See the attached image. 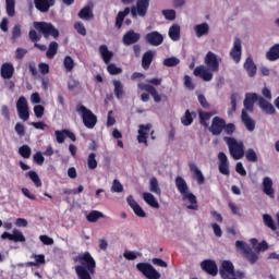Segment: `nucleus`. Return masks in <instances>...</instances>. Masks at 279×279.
Instances as JSON below:
<instances>
[{"instance_id": "nucleus-1", "label": "nucleus", "mask_w": 279, "mask_h": 279, "mask_svg": "<svg viewBox=\"0 0 279 279\" xmlns=\"http://www.w3.org/2000/svg\"><path fill=\"white\" fill-rule=\"evenodd\" d=\"M258 101L260 110L266 112V114H276V108L271 102L267 101L263 96H258L256 93H248L245 95L244 110L246 112H254V104Z\"/></svg>"}, {"instance_id": "nucleus-2", "label": "nucleus", "mask_w": 279, "mask_h": 279, "mask_svg": "<svg viewBox=\"0 0 279 279\" xmlns=\"http://www.w3.org/2000/svg\"><path fill=\"white\" fill-rule=\"evenodd\" d=\"M175 186L179 191V193L182 194L183 201L190 203V205L186 206L187 210H199V205H197V196L195 194L189 192V184H186V181L182 177L175 178Z\"/></svg>"}, {"instance_id": "nucleus-3", "label": "nucleus", "mask_w": 279, "mask_h": 279, "mask_svg": "<svg viewBox=\"0 0 279 279\" xmlns=\"http://www.w3.org/2000/svg\"><path fill=\"white\" fill-rule=\"evenodd\" d=\"M225 143L229 148V154L233 160H241L245 156V144L243 141H236L232 136H225Z\"/></svg>"}, {"instance_id": "nucleus-4", "label": "nucleus", "mask_w": 279, "mask_h": 279, "mask_svg": "<svg viewBox=\"0 0 279 279\" xmlns=\"http://www.w3.org/2000/svg\"><path fill=\"white\" fill-rule=\"evenodd\" d=\"M76 112L81 114L83 124L87 130H93V128L97 125V117L90 111V109L86 108V106L78 104L76 106Z\"/></svg>"}, {"instance_id": "nucleus-5", "label": "nucleus", "mask_w": 279, "mask_h": 279, "mask_svg": "<svg viewBox=\"0 0 279 279\" xmlns=\"http://www.w3.org/2000/svg\"><path fill=\"white\" fill-rule=\"evenodd\" d=\"M33 27H35L39 34H43L44 38H49V36L60 38V31L49 22H34Z\"/></svg>"}, {"instance_id": "nucleus-6", "label": "nucleus", "mask_w": 279, "mask_h": 279, "mask_svg": "<svg viewBox=\"0 0 279 279\" xmlns=\"http://www.w3.org/2000/svg\"><path fill=\"white\" fill-rule=\"evenodd\" d=\"M74 260L76 263H80L78 267H85L92 274V276L95 274V268L97 267V263L95 262V258H93V255H90V252H85L78 254Z\"/></svg>"}, {"instance_id": "nucleus-7", "label": "nucleus", "mask_w": 279, "mask_h": 279, "mask_svg": "<svg viewBox=\"0 0 279 279\" xmlns=\"http://www.w3.org/2000/svg\"><path fill=\"white\" fill-rule=\"evenodd\" d=\"M136 269L147 279H160L161 277L160 272H158V270H156L149 263H138L136 264Z\"/></svg>"}, {"instance_id": "nucleus-8", "label": "nucleus", "mask_w": 279, "mask_h": 279, "mask_svg": "<svg viewBox=\"0 0 279 279\" xmlns=\"http://www.w3.org/2000/svg\"><path fill=\"white\" fill-rule=\"evenodd\" d=\"M207 69L211 71V73H219V64H221V57L215 54L213 51H208L205 56L204 60Z\"/></svg>"}, {"instance_id": "nucleus-9", "label": "nucleus", "mask_w": 279, "mask_h": 279, "mask_svg": "<svg viewBox=\"0 0 279 279\" xmlns=\"http://www.w3.org/2000/svg\"><path fill=\"white\" fill-rule=\"evenodd\" d=\"M16 110L19 118L22 121H29V105L27 104V98L21 96L16 101Z\"/></svg>"}, {"instance_id": "nucleus-10", "label": "nucleus", "mask_w": 279, "mask_h": 279, "mask_svg": "<svg viewBox=\"0 0 279 279\" xmlns=\"http://www.w3.org/2000/svg\"><path fill=\"white\" fill-rule=\"evenodd\" d=\"M147 10H149V0H137L136 7H132L130 12L133 19L137 16H146Z\"/></svg>"}, {"instance_id": "nucleus-11", "label": "nucleus", "mask_w": 279, "mask_h": 279, "mask_svg": "<svg viewBox=\"0 0 279 279\" xmlns=\"http://www.w3.org/2000/svg\"><path fill=\"white\" fill-rule=\"evenodd\" d=\"M225 128H226V120L221 117L216 116L211 121L209 132L213 134V136H219L221 132H223Z\"/></svg>"}, {"instance_id": "nucleus-12", "label": "nucleus", "mask_w": 279, "mask_h": 279, "mask_svg": "<svg viewBox=\"0 0 279 279\" xmlns=\"http://www.w3.org/2000/svg\"><path fill=\"white\" fill-rule=\"evenodd\" d=\"M137 88L140 90H145V93H148L153 97L155 104H160V101H162V96H160V94H158V90L156 89V87L154 85L138 83Z\"/></svg>"}, {"instance_id": "nucleus-13", "label": "nucleus", "mask_w": 279, "mask_h": 279, "mask_svg": "<svg viewBox=\"0 0 279 279\" xmlns=\"http://www.w3.org/2000/svg\"><path fill=\"white\" fill-rule=\"evenodd\" d=\"M193 75H195V77H199L203 82H211L214 77L213 71L205 65L196 66L193 71Z\"/></svg>"}, {"instance_id": "nucleus-14", "label": "nucleus", "mask_w": 279, "mask_h": 279, "mask_svg": "<svg viewBox=\"0 0 279 279\" xmlns=\"http://www.w3.org/2000/svg\"><path fill=\"white\" fill-rule=\"evenodd\" d=\"M145 40L148 45H151V47H160V45L165 43V36H162L158 31H153L146 34Z\"/></svg>"}, {"instance_id": "nucleus-15", "label": "nucleus", "mask_w": 279, "mask_h": 279, "mask_svg": "<svg viewBox=\"0 0 279 279\" xmlns=\"http://www.w3.org/2000/svg\"><path fill=\"white\" fill-rule=\"evenodd\" d=\"M201 269L208 274V276H217L219 274V268L217 267V262L213 259H205L201 263Z\"/></svg>"}, {"instance_id": "nucleus-16", "label": "nucleus", "mask_w": 279, "mask_h": 279, "mask_svg": "<svg viewBox=\"0 0 279 279\" xmlns=\"http://www.w3.org/2000/svg\"><path fill=\"white\" fill-rule=\"evenodd\" d=\"M218 160H219V165H218L219 172L222 175H230V161H228V156L226 155V153L220 151L218 154Z\"/></svg>"}, {"instance_id": "nucleus-17", "label": "nucleus", "mask_w": 279, "mask_h": 279, "mask_svg": "<svg viewBox=\"0 0 279 279\" xmlns=\"http://www.w3.org/2000/svg\"><path fill=\"white\" fill-rule=\"evenodd\" d=\"M2 241H5L8 239L9 241H13L14 243H25L26 239L25 235H23V232H21L19 229H14L13 233L3 232L1 234Z\"/></svg>"}, {"instance_id": "nucleus-18", "label": "nucleus", "mask_w": 279, "mask_h": 279, "mask_svg": "<svg viewBox=\"0 0 279 279\" xmlns=\"http://www.w3.org/2000/svg\"><path fill=\"white\" fill-rule=\"evenodd\" d=\"M57 0H34V5L38 12L41 14H47L53 5H56Z\"/></svg>"}, {"instance_id": "nucleus-19", "label": "nucleus", "mask_w": 279, "mask_h": 279, "mask_svg": "<svg viewBox=\"0 0 279 279\" xmlns=\"http://www.w3.org/2000/svg\"><path fill=\"white\" fill-rule=\"evenodd\" d=\"M242 51H243V48L241 46V39L239 37H235L233 47L230 51V57L233 59L235 64H239V62H241Z\"/></svg>"}, {"instance_id": "nucleus-20", "label": "nucleus", "mask_w": 279, "mask_h": 279, "mask_svg": "<svg viewBox=\"0 0 279 279\" xmlns=\"http://www.w3.org/2000/svg\"><path fill=\"white\" fill-rule=\"evenodd\" d=\"M219 274L222 279H228L230 276H234V264L230 260H223L220 266Z\"/></svg>"}, {"instance_id": "nucleus-21", "label": "nucleus", "mask_w": 279, "mask_h": 279, "mask_svg": "<svg viewBox=\"0 0 279 279\" xmlns=\"http://www.w3.org/2000/svg\"><path fill=\"white\" fill-rule=\"evenodd\" d=\"M151 130V124H140L138 125V135L137 143H144V145H148L147 138H149V131Z\"/></svg>"}, {"instance_id": "nucleus-22", "label": "nucleus", "mask_w": 279, "mask_h": 279, "mask_svg": "<svg viewBox=\"0 0 279 279\" xmlns=\"http://www.w3.org/2000/svg\"><path fill=\"white\" fill-rule=\"evenodd\" d=\"M126 202L130 208H132L133 213L136 215V217H141L142 219L147 217V214L145 213L143 207H141V205H138L137 202L134 199V196H128Z\"/></svg>"}, {"instance_id": "nucleus-23", "label": "nucleus", "mask_w": 279, "mask_h": 279, "mask_svg": "<svg viewBox=\"0 0 279 279\" xmlns=\"http://www.w3.org/2000/svg\"><path fill=\"white\" fill-rule=\"evenodd\" d=\"M138 40H141V34L134 32L133 29L126 32L122 38V43L126 47H130V45H136Z\"/></svg>"}, {"instance_id": "nucleus-24", "label": "nucleus", "mask_w": 279, "mask_h": 279, "mask_svg": "<svg viewBox=\"0 0 279 279\" xmlns=\"http://www.w3.org/2000/svg\"><path fill=\"white\" fill-rule=\"evenodd\" d=\"M241 121L248 132H254V130H256V121L250 117L245 109H242Z\"/></svg>"}, {"instance_id": "nucleus-25", "label": "nucleus", "mask_w": 279, "mask_h": 279, "mask_svg": "<svg viewBox=\"0 0 279 279\" xmlns=\"http://www.w3.org/2000/svg\"><path fill=\"white\" fill-rule=\"evenodd\" d=\"M28 38H29L31 43H34L35 49H39V51H47V46H45L43 44H38V43H40V38H43V36L38 35L36 29H31L28 32Z\"/></svg>"}, {"instance_id": "nucleus-26", "label": "nucleus", "mask_w": 279, "mask_h": 279, "mask_svg": "<svg viewBox=\"0 0 279 279\" xmlns=\"http://www.w3.org/2000/svg\"><path fill=\"white\" fill-rule=\"evenodd\" d=\"M263 192L265 195H268L271 199H274L276 195V190H274V181L269 177H265L263 179Z\"/></svg>"}, {"instance_id": "nucleus-27", "label": "nucleus", "mask_w": 279, "mask_h": 279, "mask_svg": "<svg viewBox=\"0 0 279 279\" xmlns=\"http://www.w3.org/2000/svg\"><path fill=\"white\" fill-rule=\"evenodd\" d=\"M2 80H12L14 77V64L5 62L0 68Z\"/></svg>"}, {"instance_id": "nucleus-28", "label": "nucleus", "mask_w": 279, "mask_h": 279, "mask_svg": "<svg viewBox=\"0 0 279 279\" xmlns=\"http://www.w3.org/2000/svg\"><path fill=\"white\" fill-rule=\"evenodd\" d=\"M194 32L196 34V38H202L203 36H208L210 34V25L204 22L202 24H197L194 26Z\"/></svg>"}, {"instance_id": "nucleus-29", "label": "nucleus", "mask_w": 279, "mask_h": 279, "mask_svg": "<svg viewBox=\"0 0 279 279\" xmlns=\"http://www.w3.org/2000/svg\"><path fill=\"white\" fill-rule=\"evenodd\" d=\"M154 51L147 50L143 57H142V69L144 71H149V68L151 66V63L154 62Z\"/></svg>"}, {"instance_id": "nucleus-30", "label": "nucleus", "mask_w": 279, "mask_h": 279, "mask_svg": "<svg viewBox=\"0 0 279 279\" xmlns=\"http://www.w3.org/2000/svg\"><path fill=\"white\" fill-rule=\"evenodd\" d=\"M189 168L191 173H193L194 178L196 179L197 184H204V182H206V178H204V173H202V170L197 168V165L191 162L189 163Z\"/></svg>"}, {"instance_id": "nucleus-31", "label": "nucleus", "mask_w": 279, "mask_h": 279, "mask_svg": "<svg viewBox=\"0 0 279 279\" xmlns=\"http://www.w3.org/2000/svg\"><path fill=\"white\" fill-rule=\"evenodd\" d=\"M244 69L248 75V77H255L256 76V63H254V59L252 57H247L244 62Z\"/></svg>"}, {"instance_id": "nucleus-32", "label": "nucleus", "mask_w": 279, "mask_h": 279, "mask_svg": "<svg viewBox=\"0 0 279 279\" xmlns=\"http://www.w3.org/2000/svg\"><path fill=\"white\" fill-rule=\"evenodd\" d=\"M99 53L105 64H110V61L114 58V52L110 51L106 45L99 46Z\"/></svg>"}, {"instance_id": "nucleus-33", "label": "nucleus", "mask_w": 279, "mask_h": 279, "mask_svg": "<svg viewBox=\"0 0 279 279\" xmlns=\"http://www.w3.org/2000/svg\"><path fill=\"white\" fill-rule=\"evenodd\" d=\"M143 199L151 208H157V209L160 208V204L158 203V199H156V196H154V194L149 192H144Z\"/></svg>"}, {"instance_id": "nucleus-34", "label": "nucleus", "mask_w": 279, "mask_h": 279, "mask_svg": "<svg viewBox=\"0 0 279 279\" xmlns=\"http://www.w3.org/2000/svg\"><path fill=\"white\" fill-rule=\"evenodd\" d=\"M197 117V113L195 111L191 112V110H186L184 116L181 117V123L185 128H189V125H193V121Z\"/></svg>"}, {"instance_id": "nucleus-35", "label": "nucleus", "mask_w": 279, "mask_h": 279, "mask_svg": "<svg viewBox=\"0 0 279 279\" xmlns=\"http://www.w3.org/2000/svg\"><path fill=\"white\" fill-rule=\"evenodd\" d=\"M266 58L269 62H276L279 60V44H275L269 50L266 52Z\"/></svg>"}, {"instance_id": "nucleus-36", "label": "nucleus", "mask_w": 279, "mask_h": 279, "mask_svg": "<svg viewBox=\"0 0 279 279\" xmlns=\"http://www.w3.org/2000/svg\"><path fill=\"white\" fill-rule=\"evenodd\" d=\"M112 85L114 87L113 93L117 99H123L125 97V90L123 89V83L121 81H112Z\"/></svg>"}, {"instance_id": "nucleus-37", "label": "nucleus", "mask_w": 279, "mask_h": 279, "mask_svg": "<svg viewBox=\"0 0 279 279\" xmlns=\"http://www.w3.org/2000/svg\"><path fill=\"white\" fill-rule=\"evenodd\" d=\"M130 14V8L126 7L123 11H120L116 16V27L121 29L123 27V21H125V16Z\"/></svg>"}, {"instance_id": "nucleus-38", "label": "nucleus", "mask_w": 279, "mask_h": 279, "mask_svg": "<svg viewBox=\"0 0 279 279\" xmlns=\"http://www.w3.org/2000/svg\"><path fill=\"white\" fill-rule=\"evenodd\" d=\"M58 54V41H51L48 46V50L46 51V58L48 60H53Z\"/></svg>"}, {"instance_id": "nucleus-39", "label": "nucleus", "mask_w": 279, "mask_h": 279, "mask_svg": "<svg viewBox=\"0 0 279 279\" xmlns=\"http://www.w3.org/2000/svg\"><path fill=\"white\" fill-rule=\"evenodd\" d=\"M149 191L150 193H155V195H162V190H160V184L156 177H153L149 180Z\"/></svg>"}, {"instance_id": "nucleus-40", "label": "nucleus", "mask_w": 279, "mask_h": 279, "mask_svg": "<svg viewBox=\"0 0 279 279\" xmlns=\"http://www.w3.org/2000/svg\"><path fill=\"white\" fill-rule=\"evenodd\" d=\"M26 178H29V180H32L37 189H40V186H43V181L40 180V177L36 171L31 170L26 172Z\"/></svg>"}, {"instance_id": "nucleus-41", "label": "nucleus", "mask_w": 279, "mask_h": 279, "mask_svg": "<svg viewBox=\"0 0 279 279\" xmlns=\"http://www.w3.org/2000/svg\"><path fill=\"white\" fill-rule=\"evenodd\" d=\"M75 271L78 279H93L90 271L84 266H76Z\"/></svg>"}, {"instance_id": "nucleus-42", "label": "nucleus", "mask_w": 279, "mask_h": 279, "mask_svg": "<svg viewBox=\"0 0 279 279\" xmlns=\"http://www.w3.org/2000/svg\"><path fill=\"white\" fill-rule=\"evenodd\" d=\"M5 10L8 16L16 15V0H5Z\"/></svg>"}, {"instance_id": "nucleus-43", "label": "nucleus", "mask_w": 279, "mask_h": 279, "mask_svg": "<svg viewBox=\"0 0 279 279\" xmlns=\"http://www.w3.org/2000/svg\"><path fill=\"white\" fill-rule=\"evenodd\" d=\"M104 213L99 210H92L87 216L86 219L89 221V223H97L99 219H102Z\"/></svg>"}, {"instance_id": "nucleus-44", "label": "nucleus", "mask_w": 279, "mask_h": 279, "mask_svg": "<svg viewBox=\"0 0 279 279\" xmlns=\"http://www.w3.org/2000/svg\"><path fill=\"white\" fill-rule=\"evenodd\" d=\"M264 223L267 228L272 230V232H276L278 230V227L276 226V222L274 221V218L269 214L263 215Z\"/></svg>"}, {"instance_id": "nucleus-45", "label": "nucleus", "mask_w": 279, "mask_h": 279, "mask_svg": "<svg viewBox=\"0 0 279 279\" xmlns=\"http://www.w3.org/2000/svg\"><path fill=\"white\" fill-rule=\"evenodd\" d=\"M63 66L66 71V73H71L73 69H75V60H73V57L65 56L63 59Z\"/></svg>"}, {"instance_id": "nucleus-46", "label": "nucleus", "mask_w": 279, "mask_h": 279, "mask_svg": "<svg viewBox=\"0 0 279 279\" xmlns=\"http://www.w3.org/2000/svg\"><path fill=\"white\" fill-rule=\"evenodd\" d=\"M198 117L201 125H204V128H208L207 121H210V117H213V113L208 111H198Z\"/></svg>"}, {"instance_id": "nucleus-47", "label": "nucleus", "mask_w": 279, "mask_h": 279, "mask_svg": "<svg viewBox=\"0 0 279 279\" xmlns=\"http://www.w3.org/2000/svg\"><path fill=\"white\" fill-rule=\"evenodd\" d=\"M244 156L248 162H258V155L256 154V150L254 148H248Z\"/></svg>"}, {"instance_id": "nucleus-48", "label": "nucleus", "mask_w": 279, "mask_h": 279, "mask_svg": "<svg viewBox=\"0 0 279 279\" xmlns=\"http://www.w3.org/2000/svg\"><path fill=\"white\" fill-rule=\"evenodd\" d=\"M93 11L90 10V7H84L80 12H78V19H83L85 21H88V19H93Z\"/></svg>"}, {"instance_id": "nucleus-49", "label": "nucleus", "mask_w": 279, "mask_h": 279, "mask_svg": "<svg viewBox=\"0 0 279 279\" xmlns=\"http://www.w3.org/2000/svg\"><path fill=\"white\" fill-rule=\"evenodd\" d=\"M11 41L16 43V40L21 37L22 31H21V24H15L11 31Z\"/></svg>"}, {"instance_id": "nucleus-50", "label": "nucleus", "mask_w": 279, "mask_h": 279, "mask_svg": "<svg viewBox=\"0 0 279 279\" xmlns=\"http://www.w3.org/2000/svg\"><path fill=\"white\" fill-rule=\"evenodd\" d=\"M19 154L20 156H22V158H31L32 156V148L29 147V145L24 144L19 148Z\"/></svg>"}, {"instance_id": "nucleus-51", "label": "nucleus", "mask_w": 279, "mask_h": 279, "mask_svg": "<svg viewBox=\"0 0 279 279\" xmlns=\"http://www.w3.org/2000/svg\"><path fill=\"white\" fill-rule=\"evenodd\" d=\"M169 36L171 40H180V26L173 25L169 28Z\"/></svg>"}, {"instance_id": "nucleus-52", "label": "nucleus", "mask_w": 279, "mask_h": 279, "mask_svg": "<svg viewBox=\"0 0 279 279\" xmlns=\"http://www.w3.org/2000/svg\"><path fill=\"white\" fill-rule=\"evenodd\" d=\"M87 167L92 171L97 167V154L90 153L87 157Z\"/></svg>"}, {"instance_id": "nucleus-53", "label": "nucleus", "mask_w": 279, "mask_h": 279, "mask_svg": "<svg viewBox=\"0 0 279 279\" xmlns=\"http://www.w3.org/2000/svg\"><path fill=\"white\" fill-rule=\"evenodd\" d=\"M244 255L250 265H256V263L258 262V254L254 253L252 248L248 250L247 253H244Z\"/></svg>"}, {"instance_id": "nucleus-54", "label": "nucleus", "mask_w": 279, "mask_h": 279, "mask_svg": "<svg viewBox=\"0 0 279 279\" xmlns=\"http://www.w3.org/2000/svg\"><path fill=\"white\" fill-rule=\"evenodd\" d=\"M163 66H178V64H180V59H178V57H170V58H166L163 60Z\"/></svg>"}, {"instance_id": "nucleus-55", "label": "nucleus", "mask_w": 279, "mask_h": 279, "mask_svg": "<svg viewBox=\"0 0 279 279\" xmlns=\"http://www.w3.org/2000/svg\"><path fill=\"white\" fill-rule=\"evenodd\" d=\"M228 136H232L236 132V125L234 123H226L222 130Z\"/></svg>"}, {"instance_id": "nucleus-56", "label": "nucleus", "mask_w": 279, "mask_h": 279, "mask_svg": "<svg viewBox=\"0 0 279 279\" xmlns=\"http://www.w3.org/2000/svg\"><path fill=\"white\" fill-rule=\"evenodd\" d=\"M107 71L110 75H119L123 73V69L118 68L114 63L109 64Z\"/></svg>"}, {"instance_id": "nucleus-57", "label": "nucleus", "mask_w": 279, "mask_h": 279, "mask_svg": "<svg viewBox=\"0 0 279 279\" xmlns=\"http://www.w3.org/2000/svg\"><path fill=\"white\" fill-rule=\"evenodd\" d=\"M235 247H236V250H241V252H243V254L248 253L250 250L252 248L245 242L239 241V240L235 242Z\"/></svg>"}, {"instance_id": "nucleus-58", "label": "nucleus", "mask_w": 279, "mask_h": 279, "mask_svg": "<svg viewBox=\"0 0 279 279\" xmlns=\"http://www.w3.org/2000/svg\"><path fill=\"white\" fill-rule=\"evenodd\" d=\"M112 193H123V184L117 179L113 180L112 186H111Z\"/></svg>"}, {"instance_id": "nucleus-59", "label": "nucleus", "mask_w": 279, "mask_h": 279, "mask_svg": "<svg viewBox=\"0 0 279 279\" xmlns=\"http://www.w3.org/2000/svg\"><path fill=\"white\" fill-rule=\"evenodd\" d=\"M33 160L36 165H39V167H43V165H45V156H43L41 151H37L34 156H33Z\"/></svg>"}, {"instance_id": "nucleus-60", "label": "nucleus", "mask_w": 279, "mask_h": 279, "mask_svg": "<svg viewBox=\"0 0 279 279\" xmlns=\"http://www.w3.org/2000/svg\"><path fill=\"white\" fill-rule=\"evenodd\" d=\"M74 29L80 34L81 36H86V26H84V23L82 22H75Z\"/></svg>"}, {"instance_id": "nucleus-61", "label": "nucleus", "mask_w": 279, "mask_h": 279, "mask_svg": "<svg viewBox=\"0 0 279 279\" xmlns=\"http://www.w3.org/2000/svg\"><path fill=\"white\" fill-rule=\"evenodd\" d=\"M34 112L37 119H43V117L45 116V107L43 105H36L34 107Z\"/></svg>"}, {"instance_id": "nucleus-62", "label": "nucleus", "mask_w": 279, "mask_h": 279, "mask_svg": "<svg viewBox=\"0 0 279 279\" xmlns=\"http://www.w3.org/2000/svg\"><path fill=\"white\" fill-rule=\"evenodd\" d=\"M162 15L167 21H175V10H162Z\"/></svg>"}, {"instance_id": "nucleus-63", "label": "nucleus", "mask_w": 279, "mask_h": 279, "mask_svg": "<svg viewBox=\"0 0 279 279\" xmlns=\"http://www.w3.org/2000/svg\"><path fill=\"white\" fill-rule=\"evenodd\" d=\"M54 135H56V138H57V143L62 145V143H64V140L66 138V133H64V130L54 131Z\"/></svg>"}, {"instance_id": "nucleus-64", "label": "nucleus", "mask_w": 279, "mask_h": 279, "mask_svg": "<svg viewBox=\"0 0 279 279\" xmlns=\"http://www.w3.org/2000/svg\"><path fill=\"white\" fill-rule=\"evenodd\" d=\"M27 56V49L25 48H16L15 50V60H23Z\"/></svg>"}]
</instances>
